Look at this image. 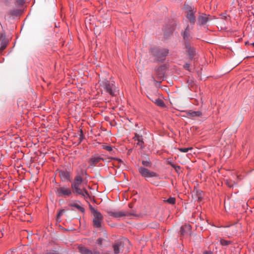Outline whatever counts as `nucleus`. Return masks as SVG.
Instances as JSON below:
<instances>
[{
	"mask_svg": "<svg viewBox=\"0 0 254 254\" xmlns=\"http://www.w3.org/2000/svg\"><path fill=\"white\" fill-rule=\"evenodd\" d=\"M59 176L63 181H67L69 180L70 178L69 173L65 170H61L59 171Z\"/></svg>",
	"mask_w": 254,
	"mask_h": 254,
	"instance_id": "4468645a",
	"label": "nucleus"
},
{
	"mask_svg": "<svg viewBox=\"0 0 254 254\" xmlns=\"http://www.w3.org/2000/svg\"><path fill=\"white\" fill-rule=\"evenodd\" d=\"M156 105L160 107H164L165 106L163 101L159 98H157L153 101Z\"/></svg>",
	"mask_w": 254,
	"mask_h": 254,
	"instance_id": "4be33fe9",
	"label": "nucleus"
},
{
	"mask_svg": "<svg viewBox=\"0 0 254 254\" xmlns=\"http://www.w3.org/2000/svg\"><path fill=\"white\" fill-rule=\"evenodd\" d=\"M151 183L155 186H158V184L157 183V182L154 181V182H152Z\"/></svg>",
	"mask_w": 254,
	"mask_h": 254,
	"instance_id": "79ce46f5",
	"label": "nucleus"
},
{
	"mask_svg": "<svg viewBox=\"0 0 254 254\" xmlns=\"http://www.w3.org/2000/svg\"><path fill=\"white\" fill-rule=\"evenodd\" d=\"M220 244L222 246H228L230 244V242L229 241H226V240H223V239H221L220 240Z\"/></svg>",
	"mask_w": 254,
	"mask_h": 254,
	"instance_id": "bb28decb",
	"label": "nucleus"
},
{
	"mask_svg": "<svg viewBox=\"0 0 254 254\" xmlns=\"http://www.w3.org/2000/svg\"><path fill=\"white\" fill-rule=\"evenodd\" d=\"M47 254H60L56 252L55 251H50V252H48Z\"/></svg>",
	"mask_w": 254,
	"mask_h": 254,
	"instance_id": "58836bf2",
	"label": "nucleus"
},
{
	"mask_svg": "<svg viewBox=\"0 0 254 254\" xmlns=\"http://www.w3.org/2000/svg\"><path fill=\"white\" fill-rule=\"evenodd\" d=\"M186 48L190 58L192 59L195 55L194 49L192 48L189 44H186Z\"/></svg>",
	"mask_w": 254,
	"mask_h": 254,
	"instance_id": "dca6fc26",
	"label": "nucleus"
},
{
	"mask_svg": "<svg viewBox=\"0 0 254 254\" xmlns=\"http://www.w3.org/2000/svg\"><path fill=\"white\" fill-rule=\"evenodd\" d=\"M71 206L73 207H76L78 210H80L82 212H84V209L82 207H81L78 203H73L71 204Z\"/></svg>",
	"mask_w": 254,
	"mask_h": 254,
	"instance_id": "5701e85b",
	"label": "nucleus"
},
{
	"mask_svg": "<svg viewBox=\"0 0 254 254\" xmlns=\"http://www.w3.org/2000/svg\"><path fill=\"white\" fill-rule=\"evenodd\" d=\"M20 13L21 10L18 9H13L9 11V14L14 16H18Z\"/></svg>",
	"mask_w": 254,
	"mask_h": 254,
	"instance_id": "aec40b11",
	"label": "nucleus"
},
{
	"mask_svg": "<svg viewBox=\"0 0 254 254\" xmlns=\"http://www.w3.org/2000/svg\"><path fill=\"white\" fill-rule=\"evenodd\" d=\"M175 200L176 199L174 197H170L168 198L166 201L170 204H173L175 203Z\"/></svg>",
	"mask_w": 254,
	"mask_h": 254,
	"instance_id": "a878e982",
	"label": "nucleus"
},
{
	"mask_svg": "<svg viewBox=\"0 0 254 254\" xmlns=\"http://www.w3.org/2000/svg\"><path fill=\"white\" fill-rule=\"evenodd\" d=\"M82 182V177L80 175H77L75 177L74 182L71 185V187L73 193L80 195L84 198L86 199L89 197V194L87 190L84 188L81 189L79 188Z\"/></svg>",
	"mask_w": 254,
	"mask_h": 254,
	"instance_id": "f257e3e1",
	"label": "nucleus"
},
{
	"mask_svg": "<svg viewBox=\"0 0 254 254\" xmlns=\"http://www.w3.org/2000/svg\"><path fill=\"white\" fill-rule=\"evenodd\" d=\"M111 161H113V165L116 167H121L122 166H125L124 162L119 158L111 157L110 158Z\"/></svg>",
	"mask_w": 254,
	"mask_h": 254,
	"instance_id": "2eb2a0df",
	"label": "nucleus"
},
{
	"mask_svg": "<svg viewBox=\"0 0 254 254\" xmlns=\"http://www.w3.org/2000/svg\"><path fill=\"white\" fill-rule=\"evenodd\" d=\"M188 115H189L191 117H200L202 116V114L199 111H190L189 112H188Z\"/></svg>",
	"mask_w": 254,
	"mask_h": 254,
	"instance_id": "6ab92c4d",
	"label": "nucleus"
},
{
	"mask_svg": "<svg viewBox=\"0 0 254 254\" xmlns=\"http://www.w3.org/2000/svg\"><path fill=\"white\" fill-rule=\"evenodd\" d=\"M141 136H140L139 134L135 133L134 137H133V139H134L135 140H139V139H141Z\"/></svg>",
	"mask_w": 254,
	"mask_h": 254,
	"instance_id": "473e14b6",
	"label": "nucleus"
},
{
	"mask_svg": "<svg viewBox=\"0 0 254 254\" xmlns=\"http://www.w3.org/2000/svg\"><path fill=\"white\" fill-rule=\"evenodd\" d=\"M55 190L56 194L59 197H68L70 196L73 192L70 188L65 186L56 188Z\"/></svg>",
	"mask_w": 254,
	"mask_h": 254,
	"instance_id": "0eeeda50",
	"label": "nucleus"
},
{
	"mask_svg": "<svg viewBox=\"0 0 254 254\" xmlns=\"http://www.w3.org/2000/svg\"><path fill=\"white\" fill-rule=\"evenodd\" d=\"M79 250L81 254H100L99 252L95 251L94 252H92L89 250L83 247H79Z\"/></svg>",
	"mask_w": 254,
	"mask_h": 254,
	"instance_id": "f3484780",
	"label": "nucleus"
},
{
	"mask_svg": "<svg viewBox=\"0 0 254 254\" xmlns=\"http://www.w3.org/2000/svg\"><path fill=\"white\" fill-rule=\"evenodd\" d=\"M16 2L20 5H22L25 2L24 0H17Z\"/></svg>",
	"mask_w": 254,
	"mask_h": 254,
	"instance_id": "f704fd0d",
	"label": "nucleus"
},
{
	"mask_svg": "<svg viewBox=\"0 0 254 254\" xmlns=\"http://www.w3.org/2000/svg\"><path fill=\"white\" fill-rule=\"evenodd\" d=\"M230 230L232 231V233L233 234L236 233L237 232V230L236 229V226L234 225H232L230 227H229V231Z\"/></svg>",
	"mask_w": 254,
	"mask_h": 254,
	"instance_id": "7c9ffc66",
	"label": "nucleus"
},
{
	"mask_svg": "<svg viewBox=\"0 0 254 254\" xmlns=\"http://www.w3.org/2000/svg\"><path fill=\"white\" fill-rule=\"evenodd\" d=\"M130 242L127 239H124L116 242L113 246L114 254L127 253L129 251Z\"/></svg>",
	"mask_w": 254,
	"mask_h": 254,
	"instance_id": "f03ea898",
	"label": "nucleus"
},
{
	"mask_svg": "<svg viewBox=\"0 0 254 254\" xmlns=\"http://www.w3.org/2000/svg\"><path fill=\"white\" fill-rule=\"evenodd\" d=\"M5 3V4L7 6H8L9 4V0H6L4 2Z\"/></svg>",
	"mask_w": 254,
	"mask_h": 254,
	"instance_id": "a19ab883",
	"label": "nucleus"
},
{
	"mask_svg": "<svg viewBox=\"0 0 254 254\" xmlns=\"http://www.w3.org/2000/svg\"><path fill=\"white\" fill-rule=\"evenodd\" d=\"M203 254H213V253L211 251H204L203 252Z\"/></svg>",
	"mask_w": 254,
	"mask_h": 254,
	"instance_id": "ea45409f",
	"label": "nucleus"
},
{
	"mask_svg": "<svg viewBox=\"0 0 254 254\" xmlns=\"http://www.w3.org/2000/svg\"><path fill=\"white\" fill-rule=\"evenodd\" d=\"M155 74L158 79H163L165 75V68L163 66L158 67L155 71Z\"/></svg>",
	"mask_w": 254,
	"mask_h": 254,
	"instance_id": "ddd939ff",
	"label": "nucleus"
},
{
	"mask_svg": "<svg viewBox=\"0 0 254 254\" xmlns=\"http://www.w3.org/2000/svg\"><path fill=\"white\" fill-rule=\"evenodd\" d=\"M103 239L99 238L97 240V243L98 245H101L103 241Z\"/></svg>",
	"mask_w": 254,
	"mask_h": 254,
	"instance_id": "c9c22d12",
	"label": "nucleus"
},
{
	"mask_svg": "<svg viewBox=\"0 0 254 254\" xmlns=\"http://www.w3.org/2000/svg\"><path fill=\"white\" fill-rule=\"evenodd\" d=\"M192 148L191 147H188V148H179V150L182 152H187L190 150H191Z\"/></svg>",
	"mask_w": 254,
	"mask_h": 254,
	"instance_id": "393cba45",
	"label": "nucleus"
},
{
	"mask_svg": "<svg viewBox=\"0 0 254 254\" xmlns=\"http://www.w3.org/2000/svg\"><path fill=\"white\" fill-rule=\"evenodd\" d=\"M12 251H9L6 252V254H12Z\"/></svg>",
	"mask_w": 254,
	"mask_h": 254,
	"instance_id": "37998d69",
	"label": "nucleus"
},
{
	"mask_svg": "<svg viewBox=\"0 0 254 254\" xmlns=\"http://www.w3.org/2000/svg\"><path fill=\"white\" fill-rule=\"evenodd\" d=\"M7 45V42L5 41H2L1 43V46L0 48V53H2V51L5 49Z\"/></svg>",
	"mask_w": 254,
	"mask_h": 254,
	"instance_id": "b1692460",
	"label": "nucleus"
},
{
	"mask_svg": "<svg viewBox=\"0 0 254 254\" xmlns=\"http://www.w3.org/2000/svg\"><path fill=\"white\" fill-rule=\"evenodd\" d=\"M201 200V197L198 196V201H200Z\"/></svg>",
	"mask_w": 254,
	"mask_h": 254,
	"instance_id": "c03bdc74",
	"label": "nucleus"
},
{
	"mask_svg": "<svg viewBox=\"0 0 254 254\" xmlns=\"http://www.w3.org/2000/svg\"><path fill=\"white\" fill-rule=\"evenodd\" d=\"M103 148L109 152H111L113 150V148L111 146H103Z\"/></svg>",
	"mask_w": 254,
	"mask_h": 254,
	"instance_id": "2f4dec72",
	"label": "nucleus"
},
{
	"mask_svg": "<svg viewBox=\"0 0 254 254\" xmlns=\"http://www.w3.org/2000/svg\"><path fill=\"white\" fill-rule=\"evenodd\" d=\"M100 86L106 92L112 96L115 95V86L113 82H110L107 79H102L99 81Z\"/></svg>",
	"mask_w": 254,
	"mask_h": 254,
	"instance_id": "20e7f679",
	"label": "nucleus"
},
{
	"mask_svg": "<svg viewBox=\"0 0 254 254\" xmlns=\"http://www.w3.org/2000/svg\"><path fill=\"white\" fill-rule=\"evenodd\" d=\"M152 79H153L154 81H156V80H155V77H154L153 75V76H152Z\"/></svg>",
	"mask_w": 254,
	"mask_h": 254,
	"instance_id": "a18cd8bd",
	"label": "nucleus"
},
{
	"mask_svg": "<svg viewBox=\"0 0 254 254\" xmlns=\"http://www.w3.org/2000/svg\"><path fill=\"white\" fill-rule=\"evenodd\" d=\"M171 166L177 171H178L179 170L181 169V167L179 166H176L174 164H171Z\"/></svg>",
	"mask_w": 254,
	"mask_h": 254,
	"instance_id": "72a5a7b5",
	"label": "nucleus"
},
{
	"mask_svg": "<svg viewBox=\"0 0 254 254\" xmlns=\"http://www.w3.org/2000/svg\"><path fill=\"white\" fill-rule=\"evenodd\" d=\"M103 254H110L108 252H106V253H103Z\"/></svg>",
	"mask_w": 254,
	"mask_h": 254,
	"instance_id": "de8ad7c7",
	"label": "nucleus"
},
{
	"mask_svg": "<svg viewBox=\"0 0 254 254\" xmlns=\"http://www.w3.org/2000/svg\"><path fill=\"white\" fill-rule=\"evenodd\" d=\"M101 160L104 161V159L103 158H102L97 155H94L92 156L91 158L90 159L89 161V163L91 166H95L97 164H98Z\"/></svg>",
	"mask_w": 254,
	"mask_h": 254,
	"instance_id": "f8f14e48",
	"label": "nucleus"
},
{
	"mask_svg": "<svg viewBox=\"0 0 254 254\" xmlns=\"http://www.w3.org/2000/svg\"><path fill=\"white\" fill-rule=\"evenodd\" d=\"M152 55L157 61H163L165 60L168 51L166 50H159L156 48H152L151 50Z\"/></svg>",
	"mask_w": 254,
	"mask_h": 254,
	"instance_id": "423d86ee",
	"label": "nucleus"
},
{
	"mask_svg": "<svg viewBox=\"0 0 254 254\" xmlns=\"http://www.w3.org/2000/svg\"><path fill=\"white\" fill-rule=\"evenodd\" d=\"M138 142L137 143V145H138L141 148H143L144 147L143 144L144 142L142 141V139H139L137 140Z\"/></svg>",
	"mask_w": 254,
	"mask_h": 254,
	"instance_id": "c85d7f7f",
	"label": "nucleus"
},
{
	"mask_svg": "<svg viewBox=\"0 0 254 254\" xmlns=\"http://www.w3.org/2000/svg\"><path fill=\"white\" fill-rule=\"evenodd\" d=\"M83 137H84V135H83V131L81 129H80V134H79V137L78 138L79 143H80L82 141V140L83 139Z\"/></svg>",
	"mask_w": 254,
	"mask_h": 254,
	"instance_id": "cd10ccee",
	"label": "nucleus"
},
{
	"mask_svg": "<svg viewBox=\"0 0 254 254\" xmlns=\"http://www.w3.org/2000/svg\"><path fill=\"white\" fill-rule=\"evenodd\" d=\"M234 184V182H233L231 183L229 182L228 181H226V184L230 188H231L233 186Z\"/></svg>",
	"mask_w": 254,
	"mask_h": 254,
	"instance_id": "e433bc0d",
	"label": "nucleus"
},
{
	"mask_svg": "<svg viewBox=\"0 0 254 254\" xmlns=\"http://www.w3.org/2000/svg\"><path fill=\"white\" fill-rule=\"evenodd\" d=\"M213 18L210 15L204 13L200 14L197 18V24L200 25H206L207 23L211 20Z\"/></svg>",
	"mask_w": 254,
	"mask_h": 254,
	"instance_id": "6e6552de",
	"label": "nucleus"
},
{
	"mask_svg": "<svg viewBox=\"0 0 254 254\" xmlns=\"http://www.w3.org/2000/svg\"><path fill=\"white\" fill-rule=\"evenodd\" d=\"M64 209L61 210L59 212V213H58V214L57 215V220H58L60 218V217L64 214Z\"/></svg>",
	"mask_w": 254,
	"mask_h": 254,
	"instance_id": "c756f323",
	"label": "nucleus"
},
{
	"mask_svg": "<svg viewBox=\"0 0 254 254\" xmlns=\"http://www.w3.org/2000/svg\"><path fill=\"white\" fill-rule=\"evenodd\" d=\"M190 64H186L184 65V68L187 69V70H189V68H190Z\"/></svg>",
	"mask_w": 254,
	"mask_h": 254,
	"instance_id": "4c0bfd02",
	"label": "nucleus"
},
{
	"mask_svg": "<svg viewBox=\"0 0 254 254\" xmlns=\"http://www.w3.org/2000/svg\"><path fill=\"white\" fill-rule=\"evenodd\" d=\"M183 38L186 41H189L190 39V29L189 26L187 27L184 32L183 33Z\"/></svg>",
	"mask_w": 254,
	"mask_h": 254,
	"instance_id": "a211bd4d",
	"label": "nucleus"
},
{
	"mask_svg": "<svg viewBox=\"0 0 254 254\" xmlns=\"http://www.w3.org/2000/svg\"><path fill=\"white\" fill-rule=\"evenodd\" d=\"M91 213L93 215V224L94 227L100 228L103 222V216L102 214L89 205Z\"/></svg>",
	"mask_w": 254,
	"mask_h": 254,
	"instance_id": "7ed1b4c3",
	"label": "nucleus"
},
{
	"mask_svg": "<svg viewBox=\"0 0 254 254\" xmlns=\"http://www.w3.org/2000/svg\"><path fill=\"white\" fill-rule=\"evenodd\" d=\"M191 227L190 224H185L181 227L180 232L183 236H188L191 234Z\"/></svg>",
	"mask_w": 254,
	"mask_h": 254,
	"instance_id": "9d476101",
	"label": "nucleus"
},
{
	"mask_svg": "<svg viewBox=\"0 0 254 254\" xmlns=\"http://www.w3.org/2000/svg\"><path fill=\"white\" fill-rule=\"evenodd\" d=\"M251 45H252L254 47V42L251 44Z\"/></svg>",
	"mask_w": 254,
	"mask_h": 254,
	"instance_id": "49530a36",
	"label": "nucleus"
},
{
	"mask_svg": "<svg viewBox=\"0 0 254 254\" xmlns=\"http://www.w3.org/2000/svg\"><path fill=\"white\" fill-rule=\"evenodd\" d=\"M142 164L144 166L146 167H151V162L150 161V160L147 159L146 160H142Z\"/></svg>",
	"mask_w": 254,
	"mask_h": 254,
	"instance_id": "412c9836",
	"label": "nucleus"
},
{
	"mask_svg": "<svg viewBox=\"0 0 254 254\" xmlns=\"http://www.w3.org/2000/svg\"><path fill=\"white\" fill-rule=\"evenodd\" d=\"M185 8L187 10V17L189 20L190 22L194 24L195 22V17L194 13L195 11H193L192 8L188 5H185Z\"/></svg>",
	"mask_w": 254,
	"mask_h": 254,
	"instance_id": "1a4fd4ad",
	"label": "nucleus"
},
{
	"mask_svg": "<svg viewBox=\"0 0 254 254\" xmlns=\"http://www.w3.org/2000/svg\"><path fill=\"white\" fill-rule=\"evenodd\" d=\"M108 214L109 215L115 218H120L122 217L125 216L127 215V214L123 211H108Z\"/></svg>",
	"mask_w": 254,
	"mask_h": 254,
	"instance_id": "9b49d317",
	"label": "nucleus"
},
{
	"mask_svg": "<svg viewBox=\"0 0 254 254\" xmlns=\"http://www.w3.org/2000/svg\"><path fill=\"white\" fill-rule=\"evenodd\" d=\"M138 172L142 177L145 178L146 180L149 178H156L160 179L159 175L153 171H151L143 167H139L138 168Z\"/></svg>",
	"mask_w": 254,
	"mask_h": 254,
	"instance_id": "39448f33",
	"label": "nucleus"
}]
</instances>
